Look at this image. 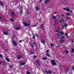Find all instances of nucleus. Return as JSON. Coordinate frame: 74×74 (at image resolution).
<instances>
[{
    "label": "nucleus",
    "instance_id": "obj_15",
    "mask_svg": "<svg viewBox=\"0 0 74 74\" xmlns=\"http://www.w3.org/2000/svg\"><path fill=\"white\" fill-rule=\"evenodd\" d=\"M46 55H47V56L48 57H51V56L48 53L47 54H46Z\"/></svg>",
    "mask_w": 74,
    "mask_h": 74
},
{
    "label": "nucleus",
    "instance_id": "obj_61",
    "mask_svg": "<svg viewBox=\"0 0 74 74\" xmlns=\"http://www.w3.org/2000/svg\"><path fill=\"white\" fill-rule=\"evenodd\" d=\"M29 22H30V21L29 20Z\"/></svg>",
    "mask_w": 74,
    "mask_h": 74
},
{
    "label": "nucleus",
    "instance_id": "obj_31",
    "mask_svg": "<svg viewBox=\"0 0 74 74\" xmlns=\"http://www.w3.org/2000/svg\"><path fill=\"white\" fill-rule=\"evenodd\" d=\"M56 32H59V30H57L55 31Z\"/></svg>",
    "mask_w": 74,
    "mask_h": 74
},
{
    "label": "nucleus",
    "instance_id": "obj_40",
    "mask_svg": "<svg viewBox=\"0 0 74 74\" xmlns=\"http://www.w3.org/2000/svg\"><path fill=\"white\" fill-rule=\"evenodd\" d=\"M66 19H69V17H66Z\"/></svg>",
    "mask_w": 74,
    "mask_h": 74
},
{
    "label": "nucleus",
    "instance_id": "obj_32",
    "mask_svg": "<svg viewBox=\"0 0 74 74\" xmlns=\"http://www.w3.org/2000/svg\"><path fill=\"white\" fill-rule=\"evenodd\" d=\"M27 74H30V72H29V71H28L27 72Z\"/></svg>",
    "mask_w": 74,
    "mask_h": 74
},
{
    "label": "nucleus",
    "instance_id": "obj_59",
    "mask_svg": "<svg viewBox=\"0 0 74 74\" xmlns=\"http://www.w3.org/2000/svg\"><path fill=\"white\" fill-rule=\"evenodd\" d=\"M42 1V0H40V1Z\"/></svg>",
    "mask_w": 74,
    "mask_h": 74
},
{
    "label": "nucleus",
    "instance_id": "obj_54",
    "mask_svg": "<svg viewBox=\"0 0 74 74\" xmlns=\"http://www.w3.org/2000/svg\"><path fill=\"white\" fill-rule=\"evenodd\" d=\"M58 36H60V34H58Z\"/></svg>",
    "mask_w": 74,
    "mask_h": 74
},
{
    "label": "nucleus",
    "instance_id": "obj_51",
    "mask_svg": "<svg viewBox=\"0 0 74 74\" xmlns=\"http://www.w3.org/2000/svg\"><path fill=\"white\" fill-rule=\"evenodd\" d=\"M70 12H71V13H72L73 12V11H70Z\"/></svg>",
    "mask_w": 74,
    "mask_h": 74
},
{
    "label": "nucleus",
    "instance_id": "obj_63",
    "mask_svg": "<svg viewBox=\"0 0 74 74\" xmlns=\"http://www.w3.org/2000/svg\"><path fill=\"white\" fill-rule=\"evenodd\" d=\"M40 20H41V19L39 20L40 21Z\"/></svg>",
    "mask_w": 74,
    "mask_h": 74
},
{
    "label": "nucleus",
    "instance_id": "obj_49",
    "mask_svg": "<svg viewBox=\"0 0 74 74\" xmlns=\"http://www.w3.org/2000/svg\"><path fill=\"white\" fill-rule=\"evenodd\" d=\"M36 25H35L33 26V27H36Z\"/></svg>",
    "mask_w": 74,
    "mask_h": 74
},
{
    "label": "nucleus",
    "instance_id": "obj_64",
    "mask_svg": "<svg viewBox=\"0 0 74 74\" xmlns=\"http://www.w3.org/2000/svg\"><path fill=\"white\" fill-rule=\"evenodd\" d=\"M41 27H42V26H41Z\"/></svg>",
    "mask_w": 74,
    "mask_h": 74
},
{
    "label": "nucleus",
    "instance_id": "obj_26",
    "mask_svg": "<svg viewBox=\"0 0 74 74\" xmlns=\"http://www.w3.org/2000/svg\"><path fill=\"white\" fill-rule=\"evenodd\" d=\"M33 44H34V45L36 46V43L35 42H34L32 43Z\"/></svg>",
    "mask_w": 74,
    "mask_h": 74
},
{
    "label": "nucleus",
    "instance_id": "obj_28",
    "mask_svg": "<svg viewBox=\"0 0 74 74\" xmlns=\"http://www.w3.org/2000/svg\"><path fill=\"white\" fill-rule=\"evenodd\" d=\"M32 38H33V39H35V36H34H34L32 37Z\"/></svg>",
    "mask_w": 74,
    "mask_h": 74
},
{
    "label": "nucleus",
    "instance_id": "obj_56",
    "mask_svg": "<svg viewBox=\"0 0 74 74\" xmlns=\"http://www.w3.org/2000/svg\"><path fill=\"white\" fill-rule=\"evenodd\" d=\"M62 21H64V20H63V18H62Z\"/></svg>",
    "mask_w": 74,
    "mask_h": 74
},
{
    "label": "nucleus",
    "instance_id": "obj_39",
    "mask_svg": "<svg viewBox=\"0 0 74 74\" xmlns=\"http://www.w3.org/2000/svg\"><path fill=\"white\" fill-rule=\"evenodd\" d=\"M37 58V56H34V58Z\"/></svg>",
    "mask_w": 74,
    "mask_h": 74
},
{
    "label": "nucleus",
    "instance_id": "obj_41",
    "mask_svg": "<svg viewBox=\"0 0 74 74\" xmlns=\"http://www.w3.org/2000/svg\"><path fill=\"white\" fill-rule=\"evenodd\" d=\"M19 42H22V40H20Z\"/></svg>",
    "mask_w": 74,
    "mask_h": 74
},
{
    "label": "nucleus",
    "instance_id": "obj_25",
    "mask_svg": "<svg viewBox=\"0 0 74 74\" xmlns=\"http://www.w3.org/2000/svg\"><path fill=\"white\" fill-rule=\"evenodd\" d=\"M51 47H53V46H54V44L53 43L51 44Z\"/></svg>",
    "mask_w": 74,
    "mask_h": 74
},
{
    "label": "nucleus",
    "instance_id": "obj_12",
    "mask_svg": "<svg viewBox=\"0 0 74 74\" xmlns=\"http://www.w3.org/2000/svg\"><path fill=\"white\" fill-rule=\"evenodd\" d=\"M35 8L36 10H39L40 9H39V8L38 6H36Z\"/></svg>",
    "mask_w": 74,
    "mask_h": 74
},
{
    "label": "nucleus",
    "instance_id": "obj_13",
    "mask_svg": "<svg viewBox=\"0 0 74 74\" xmlns=\"http://www.w3.org/2000/svg\"><path fill=\"white\" fill-rule=\"evenodd\" d=\"M41 42L43 44H44L45 43V41L42 40L41 41Z\"/></svg>",
    "mask_w": 74,
    "mask_h": 74
},
{
    "label": "nucleus",
    "instance_id": "obj_22",
    "mask_svg": "<svg viewBox=\"0 0 74 74\" xmlns=\"http://www.w3.org/2000/svg\"><path fill=\"white\" fill-rule=\"evenodd\" d=\"M66 14L67 15H69V16H70V14L69 13H66Z\"/></svg>",
    "mask_w": 74,
    "mask_h": 74
},
{
    "label": "nucleus",
    "instance_id": "obj_21",
    "mask_svg": "<svg viewBox=\"0 0 74 74\" xmlns=\"http://www.w3.org/2000/svg\"><path fill=\"white\" fill-rule=\"evenodd\" d=\"M60 33H61V35H63V34H64V33L63 32H60Z\"/></svg>",
    "mask_w": 74,
    "mask_h": 74
},
{
    "label": "nucleus",
    "instance_id": "obj_58",
    "mask_svg": "<svg viewBox=\"0 0 74 74\" xmlns=\"http://www.w3.org/2000/svg\"><path fill=\"white\" fill-rule=\"evenodd\" d=\"M1 19V17L0 16V19Z\"/></svg>",
    "mask_w": 74,
    "mask_h": 74
},
{
    "label": "nucleus",
    "instance_id": "obj_44",
    "mask_svg": "<svg viewBox=\"0 0 74 74\" xmlns=\"http://www.w3.org/2000/svg\"><path fill=\"white\" fill-rule=\"evenodd\" d=\"M60 23H62V20H60Z\"/></svg>",
    "mask_w": 74,
    "mask_h": 74
},
{
    "label": "nucleus",
    "instance_id": "obj_45",
    "mask_svg": "<svg viewBox=\"0 0 74 74\" xmlns=\"http://www.w3.org/2000/svg\"><path fill=\"white\" fill-rule=\"evenodd\" d=\"M48 52H49V51H48V50H47L46 52L47 53H48Z\"/></svg>",
    "mask_w": 74,
    "mask_h": 74
},
{
    "label": "nucleus",
    "instance_id": "obj_1",
    "mask_svg": "<svg viewBox=\"0 0 74 74\" xmlns=\"http://www.w3.org/2000/svg\"><path fill=\"white\" fill-rule=\"evenodd\" d=\"M51 62L53 65H57L56 63H55V60H52L51 61Z\"/></svg>",
    "mask_w": 74,
    "mask_h": 74
},
{
    "label": "nucleus",
    "instance_id": "obj_36",
    "mask_svg": "<svg viewBox=\"0 0 74 74\" xmlns=\"http://www.w3.org/2000/svg\"><path fill=\"white\" fill-rule=\"evenodd\" d=\"M68 35V34L67 33H66L65 34V36H67Z\"/></svg>",
    "mask_w": 74,
    "mask_h": 74
},
{
    "label": "nucleus",
    "instance_id": "obj_46",
    "mask_svg": "<svg viewBox=\"0 0 74 74\" xmlns=\"http://www.w3.org/2000/svg\"><path fill=\"white\" fill-rule=\"evenodd\" d=\"M55 23H57V21H55Z\"/></svg>",
    "mask_w": 74,
    "mask_h": 74
},
{
    "label": "nucleus",
    "instance_id": "obj_11",
    "mask_svg": "<svg viewBox=\"0 0 74 74\" xmlns=\"http://www.w3.org/2000/svg\"><path fill=\"white\" fill-rule=\"evenodd\" d=\"M50 1V0H46V1H45V3H48V2H49V1Z\"/></svg>",
    "mask_w": 74,
    "mask_h": 74
},
{
    "label": "nucleus",
    "instance_id": "obj_50",
    "mask_svg": "<svg viewBox=\"0 0 74 74\" xmlns=\"http://www.w3.org/2000/svg\"><path fill=\"white\" fill-rule=\"evenodd\" d=\"M12 67V66L11 65L10 66V68H11Z\"/></svg>",
    "mask_w": 74,
    "mask_h": 74
},
{
    "label": "nucleus",
    "instance_id": "obj_35",
    "mask_svg": "<svg viewBox=\"0 0 74 74\" xmlns=\"http://www.w3.org/2000/svg\"><path fill=\"white\" fill-rule=\"evenodd\" d=\"M63 41H64V40H61L60 42H63Z\"/></svg>",
    "mask_w": 74,
    "mask_h": 74
},
{
    "label": "nucleus",
    "instance_id": "obj_55",
    "mask_svg": "<svg viewBox=\"0 0 74 74\" xmlns=\"http://www.w3.org/2000/svg\"><path fill=\"white\" fill-rule=\"evenodd\" d=\"M0 64H1V62L0 61Z\"/></svg>",
    "mask_w": 74,
    "mask_h": 74
},
{
    "label": "nucleus",
    "instance_id": "obj_48",
    "mask_svg": "<svg viewBox=\"0 0 74 74\" xmlns=\"http://www.w3.org/2000/svg\"><path fill=\"white\" fill-rule=\"evenodd\" d=\"M73 70L74 71V66L73 67Z\"/></svg>",
    "mask_w": 74,
    "mask_h": 74
},
{
    "label": "nucleus",
    "instance_id": "obj_29",
    "mask_svg": "<svg viewBox=\"0 0 74 74\" xmlns=\"http://www.w3.org/2000/svg\"><path fill=\"white\" fill-rule=\"evenodd\" d=\"M72 52H74V49L73 48L72 49Z\"/></svg>",
    "mask_w": 74,
    "mask_h": 74
},
{
    "label": "nucleus",
    "instance_id": "obj_2",
    "mask_svg": "<svg viewBox=\"0 0 74 74\" xmlns=\"http://www.w3.org/2000/svg\"><path fill=\"white\" fill-rule=\"evenodd\" d=\"M23 24L24 26H28L30 25L29 23L28 24L26 23H23Z\"/></svg>",
    "mask_w": 74,
    "mask_h": 74
},
{
    "label": "nucleus",
    "instance_id": "obj_24",
    "mask_svg": "<svg viewBox=\"0 0 74 74\" xmlns=\"http://www.w3.org/2000/svg\"><path fill=\"white\" fill-rule=\"evenodd\" d=\"M52 18L53 19H56V17L55 16H53Z\"/></svg>",
    "mask_w": 74,
    "mask_h": 74
},
{
    "label": "nucleus",
    "instance_id": "obj_34",
    "mask_svg": "<svg viewBox=\"0 0 74 74\" xmlns=\"http://www.w3.org/2000/svg\"><path fill=\"white\" fill-rule=\"evenodd\" d=\"M61 38H62V39H63V38H64V36H62Z\"/></svg>",
    "mask_w": 74,
    "mask_h": 74
},
{
    "label": "nucleus",
    "instance_id": "obj_43",
    "mask_svg": "<svg viewBox=\"0 0 74 74\" xmlns=\"http://www.w3.org/2000/svg\"><path fill=\"white\" fill-rule=\"evenodd\" d=\"M15 35H14L13 36V38H15Z\"/></svg>",
    "mask_w": 74,
    "mask_h": 74
},
{
    "label": "nucleus",
    "instance_id": "obj_37",
    "mask_svg": "<svg viewBox=\"0 0 74 74\" xmlns=\"http://www.w3.org/2000/svg\"><path fill=\"white\" fill-rule=\"evenodd\" d=\"M64 26H63V25H62V29H64Z\"/></svg>",
    "mask_w": 74,
    "mask_h": 74
},
{
    "label": "nucleus",
    "instance_id": "obj_33",
    "mask_svg": "<svg viewBox=\"0 0 74 74\" xmlns=\"http://www.w3.org/2000/svg\"><path fill=\"white\" fill-rule=\"evenodd\" d=\"M67 24H65L64 25V26L66 27V26H67Z\"/></svg>",
    "mask_w": 74,
    "mask_h": 74
},
{
    "label": "nucleus",
    "instance_id": "obj_4",
    "mask_svg": "<svg viewBox=\"0 0 74 74\" xmlns=\"http://www.w3.org/2000/svg\"><path fill=\"white\" fill-rule=\"evenodd\" d=\"M22 57L21 56L18 55L17 56V59H22Z\"/></svg>",
    "mask_w": 74,
    "mask_h": 74
},
{
    "label": "nucleus",
    "instance_id": "obj_52",
    "mask_svg": "<svg viewBox=\"0 0 74 74\" xmlns=\"http://www.w3.org/2000/svg\"><path fill=\"white\" fill-rule=\"evenodd\" d=\"M36 37H38V35H37V34H36Z\"/></svg>",
    "mask_w": 74,
    "mask_h": 74
},
{
    "label": "nucleus",
    "instance_id": "obj_60",
    "mask_svg": "<svg viewBox=\"0 0 74 74\" xmlns=\"http://www.w3.org/2000/svg\"><path fill=\"white\" fill-rule=\"evenodd\" d=\"M55 14H57V13H55Z\"/></svg>",
    "mask_w": 74,
    "mask_h": 74
},
{
    "label": "nucleus",
    "instance_id": "obj_23",
    "mask_svg": "<svg viewBox=\"0 0 74 74\" xmlns=\"http://www.w3.org/2000/svg\"><path fill=\"white\" fill-rule=\"evenodd\" d=\"M0 57L1 59H2V58H3V55L1 54H0Z\"/></svg>",
    "mask_w": 74,
    "mask_h": 74
},
{
    "label": "nucleus",
    "instance_id": "obj_30",
    "mask_svg": "<svg viewBox=\"0 0 74 74\" xmlns=\"http://www.w3.org/2000/svg\"><path fill=\"white\" fill-rule=\"evenodd\" d=\"M34 52H31V54H32V55H33V54H34Z\"/></svg>",
    "mask_w": 74,
    "mask_h": 74
},
{
    "label": "nucleus",
    "instance_id": "obj_10",
    "mask_svg": "<svg viewBox=\"0 0 74 74\" xmlns=\"http://www.w3.org/2000/svg\"><path fill=\"white\" fill-rule=\"evenodd\" d=\"M36 62L38 64V66H40V62H39V60H37Z\"/></svg>",
    "mask_w": 74,
    "mask_h": 74
},
{
    "label": "nucleus",
    "instance_id": "obj_19",
    "mask_svg": "<svg viewBox=\"0 0 74 74\" xmlns=\"http://www.w3.org/2000/svg\"><path fill=\"white\" fill-rule=\"evenodd\" d=\"M31 47L33 49L34 48V45L33 44H31Z\"/></svg>",
    "mask_w": 74,
    "mask_h": 74
},
{
    "label": "nucleus",
    "instance_id": "obj_62",
    "mask_svg": "<svg viewBox=\"0 0 74 74\" xmlns=\"http://www.w3.org/2000/svg\"><path fill=\"white\" fill-rule=\"evenodd\" d=\"M66 38H68V37H66Z\"/></svg>",
    "mask_w": 74,
    "mask_h": 74
},
{
    "label": "nucleus",
    "instance_id": "obj_3",
    "mask_svg": "<svg viewBox=\"0 0 74 74\" xmlns=\"http://www.w3.org/2000/svg\"><path fill=\"white\" fill-rule=\"evenodd\" d=\"M12 43H13L14 46H17V43H16V42L15 41H13L12 42Z\"/></svg>",
    "mask_w": 74,
    "mask_h": 74
},
{
    "label": "nucleus",
    "instance_id": "obj_5",
    "mask_svg": "<svg viewBox=\"0 0 74 74\" xmlns=\"http://www.w3.org/2000/svg\"><path fill=\"white\" fill-rule=\"evenodd\" d=\"M64 10H66L67 11H70V9L69 8H64Z\"/></svg>",
    "mask_w": 74,
    "mask_h": 74
},
{
    "label": "nucleus",
    "instance_id": "obj_42",
    "mask_svg": "<svg viewBox=\"0 0 74 74\" xmlns=\"http://www.w3.org/2000/svg\"><path fill=\"white\" fill-rule=\"evenodd\" d=\"M58 30H60V27H59L58 28Z\"/></svg>",
    "mask_w": 74,
    "mask_h": 74
},
{
    "label": "nucleus",
    "instance_id": "obj_53",
    "mask_svg": "<svg viewBox=\"0 0 74 74\" xmlns=\"http://www.w3.org/2000/svg\"><path fill=\"white\" fill-rule=\"evenodd\" d=\"M62 16H64V14H62Z\"/></svg>",
    "mask_w": 74,
    "mask_h": 74
},
{
    "label": "nucleus",
    "instance_id": "obj_27",
    "mask_svg": "<svg viewBox=\"0 0 74 74\" xmlns=\"http://www.w3.org/2000/svg\"><path fill=\"white\" fill-rule=\"evenodd\" d=\"M22 12H23V11H22V10H21L20 12L21 15H22Z\"/></svg>",
    "mask_w": 74,
    "mask_h": 74
},
{
    "label": "nucleus",
    "instance_id": "obj_16",
    "mask_svg": "<svg viewBox=\"0 0 74 74\" xmlns=\"http://www.w3.org/2000/svg\"><path fill=\"white\" fill-rule=\"evenodd\" d=\"M0 4L2 5H4V3L2 2V1H0Z\"/></svg>",
    "mask_w": 74,
    "mask_h": 74
},
{
    "label": "nucleus",
    "instance_id": "obj_9",
    "mask_svg": "<svg viewBox=\"0 0 74 74\" xmlns=\"http://www.w3.org/2000/svg\"><path fill=\"white\" fill-rule=\"evenodd\" d=\"M3 33L4 35H8V33L7 32H4Z\"/></svg>",
    "mask_w": 74,
    "mask_h": 74
},
{
    "label": "nucleus",
    "instance_id": "obj_7",
    "mask_svg": "<svg viewBox=\"0 0 74 74\" xmlns=\"http://www.w3.org/2000/svg\"><path fill=\"white\" fill-rule=\"evenodd\" d=\"M15 29L17 30H20V29H21V28L19 27H15Z\"/></svg>",
    "mask_w": 74,
    "mask_h": 74
},
{
    "label": "nucleus",
    "instance_id": "obj_6",
    "mask_svg": "<svg viewBox=\"0 0 74 74\" xmlns=\"http://www.w3.org/2000/svg\"><path fill=\"white\" fill-rule=\"evenodd\" d=\"M45 71L47 74H48V73H49V74H51V72L50 71H48V72L47 71Z\"/></svg>",
    "mask_w": 74,
    "mask_h": 74
},
{
    "label": "nucleus",
    "instance_id": "obj_57",
    "mask_svg": "<svg viewBox=\"0 0 74 74\" xmlns=\"http://www.w3.org/2000/svg\"><path fill=\"white\" fill-rule=\"evenodd\" d=\"M57 47H60V46H57Z\"/></svg>",
    "mask_w": 74,
    "mask_h": 74
},
{
    "label": "nucleus",
    "instance_id": "obj_47",
    "mask_svg": "<svg viewBox=\"0 0 74 74\" xmlns=\"http://www.w3.org/2000/svg\"><path fill=\"white\" fill-rule=\"evenodd\" d=\"M71 42H72V43H73V42H74V41L72 40L71 41Z\"/></svg>",
    "mask_w": 74,
    "mask_h": 74
},
{
    "label": "nucleus",
    "instance_id": "obj_8",
    "mask_svg": "<svg viewBox=\"0 0 74 74\" xmlns=\"http://www.w3.org/2000/svg\"><path fill=\"white\" fill-rule=\"evenodd\" d=\"M47 59H48V58H47L43 57L42 58V60H47Z\"/></svg>",
    "mask_w": 74,
    "mask_h": 74
},
{
    "label": "nucleus",
    "instance_id": "obj_14",
    "mask_svg": "<svg viewBox=\"0 0 74 74\" xmlns=\"http://www.w3.org/2000/svg\"><path fill=\"white\" fill-rule=\"evenodd\" d=\"M65 53H66L67 54H68V53H69V51L67 50H66L65 51Z\"/></svg>",
    "mask_w": 74,
    "mask_h": 74
},
{
    "label": "nucleus",
    "instance_id": "obj_20",
    "mask_svg": "<svg viewBox=\"0 0 74 74\" xmlns=\"http://www.w3.org/2000/svg\"><path fill=\"white\" fill-rule=\"evenodd\" d=\"M12 16H14L15 14L14 13V12H12Z\"/></svg>",
    "mask_w": 74,
    "mask_h": 74
},
{
    "label": "nucleus",
    "instance_id": "obj_17",
    "mask_svg": "<svg viewBox=\"0 0 74 74\" xmlns=\"http://www.w3.org/2000/svg\"><path fill=\"white\" fill-rule=\"evenodd\" d=\"M25 63H21L20 64H21V66H23V65H25Z\"/></svg>",
    "mask_w": 74,
    "mask_h": 74
},
{
    "label": "nucleus",
    "instance_id": "obj_38",
    "mask_svg": "<svg viewBox=\"0 0 74 74\" xmlns=\"http://www.w3.org/2000/svg\"><path fill=\"white\" fill-rule=\"evenodd\" d=\"M10 21H12H12H13V19H10Z\"/></svg>",
    "mask_w": 74,
    "mask_h": 74
},
{
    "label": "nucleus",
    "instance_id": "obj_18",
    "mask_svg": "<svg viewBox=\"0 0 74 74\" xmlns=\"http://www.w3.org/2000/svg\"><path fill=\"white\" fill-rule=\"evenodd\" d=\"M6 60L8 62H10V60L8 58H5Z\"/></svg>",
    "mask_w": 74,
    "mask_h": 74
}]
</instances>
